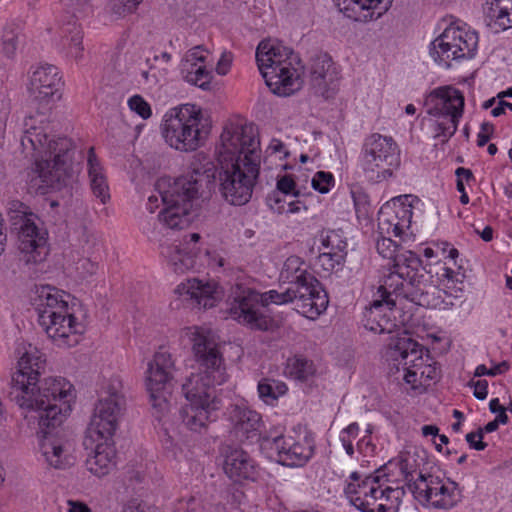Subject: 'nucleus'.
I'll return each instance as SVG.
<instances>
[{
	"instance_id": "1",
	"label": "nucleus",
	"mask_w": 512,
	"mask_h": 512,
	"mask_svg": "<svg viewBox=\"0 0 512 512\" xmlns=\"http://www.w3.org/2000/svg\"><path fill=\"white\" fill-rule=\"evenodd\" d=\"M45 360L33 348L25 352L12 374L8 397L25 412L38 420L39 427H58L71 411L75 399L73 385L63 377H47L39 381Z\"/></svg>"
},
{
	"instance_id": "2",
	"label": "nucleus",
	"mask_w": 512,
	"mask_h": 512,
	"mask_svg": "<svg viewBox=\"0 0 512 512\" xmlns=\"http://www.w3.org/2000/svg\"><path fill=\"white\" fill-rule=\"evenodd\" d=\"M187 336L192 342L199 371L192 373L182 384L187 404L180 414L189 430L200 433L207 427L211 413L219 409L214 387L225 383L228 375L219 344L211 330L194 326L187 329Z\"/></svg>"
},
{
	"instance_id": "3",
	"label": "nucleus",
	"mask_w": 512,
	"mask_h": 512,
	"mask_svg": "<svg viewBox=\"0 0 512 512\" xmlns=\"http://www.w3.org/2000/svg\"><path fill=\"white\" fill-rule=\"evenodd\" d=\"M218 150L219 191L231 205L249 202L260 169V141L252 124L226 125Z\"/></svg>"
},
{
	"instance_id": "4",
	"label": "nucleus",
	"mask_w": 512,
	"mask_h": 512,
	"mask_svg": "<svg viewBox=\"0 0 512 512\" xmlns=\"http://www.w3.org/2000/svg\"><path fill=\"white\" fill-rule=\"evenodd\" d=\"M20 145L24 157L35 163L37 177L32 181H39L37 189L42 194L60 189L72 177L75 145L70 138L54 135L43 114L24 119Z\"/></svg>"
},
{
	"instance_id": "5",
	"label": "nucleus",
	"mask_w": 512,
	"mask_h": 512,
	"mask_svg": "<svg viewBox=\"0 0 512 512\" xmlns=\"http://www.w3.org/2000/svg\"><path fill=\"white\" fill-rule=\"evenodd\" d=\"M200 179L193 176L161 177L155 184L164 208L157 216L158 225L145 228L152 240H159L162 229L181 230L193 219L194 206L199 198Z\"/></svg>"
},
{
	"instance_id": "6",
	"label": "nucleus",
	"mask_w": 512,
	"mask_h": 512,
	"mask_svg": "<svg viewBox=\"0 0 512 512\" xmlns=\"http://www.w3.org/2000/svg\"><path fill=\"white\" fill-rule=\"evenodd\" d=\"M35 294L38 322L48 337L59 347L77 345L85 327L69 306L70 295L50 285L37 288Z\"/></svg>"
},
{
	"instance_id": "7",
	"label": "nucleus",
	"mask_w": 512,
	"mask_h": 512,
	"mask_svg": "<svg viewBox=\"0 0 512 512\" xmlns=\"http://www.w3.org/2000/svg\"><path fill=\"white\" fill-rule=\"evenodd\" d=\"M384 468L373 474L352 472L345 487L349 502L361 512H397L405 492L402 487L388 485Z\"/></svg>"
},
{
	"instance_id": "8",
	"label": "nucleus",
	"mask_w": 512,
	"mask_h": 512,
	"mask_svg": "<svg viewBox=\"0 0 512 512\" xmlns=\"http://www.w3.org/2000/svg\"><path fill=\"white\" fill-rule=\"evenodd\" d=\"M160 132L169 147L187 153L205 144L210 125L201 107L187 103L173 107L164 114Z\"/></svg>"
},
{
	"instance_id": "9",
	"label": "nucleus",
	"mask_w": 512,
	"mask_h": 512,
	"mask_svg": "<svg viewBox=\"0 0 512 512\" xmlns=\"http://www.w3.org/2000/svg\"><path fill=\"white\" fill-rule=\"evenodd\" d=\"M256 60L266 85L274 94L289 96L301 88L302 81L294 66L297 57L291 48L277 41H261Z\"/></svg>"
},
{
	"instance_id": "10",
	"label": "nucleus",
	"mask_w": 512,
	"mask_h": 512,
	"mask_svg": "<svg viewBox=\"0 0 512 512\" xmlns=\"http://www.w3.org/2000/svg\"><path fill=\"white\" fill-rule=\"evenodd\" d=\"M359 164L367 179L382 182L400 167V149L391 136L372 133L363 140Z\"/></svg>"
},
{
	"instance_id": "11",
	"label": "nucleus",
	"mask_w": 512,
	"mask_h": 512,
	"mask_svg": "<svg viewBox=\"0 0 512 512\" xmlns=\"http://www.w3.org/2000/svg\"><path fill=\"white\" fill-rule=\"evenodd\" d=\"M228 313L237 323L251 330L269 331L274 320L264 307L260 292L242 283L231 288L228 297Z\"/></svg>"
},
{
	"instance_id": "12",
	"label": "nucleus",
	"mask_w": 512,
	"mask_h": 512,
	"mask_svg": "<svg viewBox=\"0 0 512 512\" xmlns=\"http://www.w3.org/2000/svg\"><path fill=\"white\" fill-rule=\"evenodd\" d=\"M125 407L122 383L118 379H111L95 405L88 427V437L92 441H97L99 438H113Z\"/></svg>"
},
{
	"instance_id": "13",
	"label": "nucleus",
	"mask_w": 512,
	"mask_h": 512,
	"mask_svg": "<svg viewBox=\"0 0 512 512\" xmlns=\"http://www.w3.org/2000/svg\"><path fill=\"white\" fill-rule=\"evenodd\" d=\"M429 115L436 117V137H442V142L451 138L458 126L463 113L464 97L461 92L451 87H441L432 91L427 98Z\"/></svg>"
},
{
	"instance_id": "14",
	"label": "nucleus",
	"mask_w": 512,
	"mask_h": 512,
	"mask_svg": "<svg viewBox=\"0 0 512 512\" xmlns=\"http://www.w3.org/2000/svg\"><path fill=\"white\" fill-rule=\"evenodd\" d=\"M17 206L19 209L14 211L11 222L18 234L19 250L24 254L26 263L41 262L47 255V232L39 226L41 221L37 215L27 212L22 203H17Z\"/></svg>"
},
{
	"instance_id": "15",
	"label": "nucleus",
	"mask_w": 512,
	"mask_h": 512,
	"mask_svg": "<svg viewBox=\"0 0 512 512\" xmlns=\"http://www.w3.org/2000/svg\"><path fill=\"white\" fill-rule=\"evenodd\" d=\"M414 498L423 506L437 510H450L460 500L458 484L421 471L415 481L409 485Z\"/></svg>"
},
{
	"instance_id": "16",
	"label": "nucleus",
	"mask_w": 512,
	"mask_h": 512,
	"mask_svg": "<svg viewBox=\"0 0 512 512\" xmlns=\"http://www.w3.org/2000/svg\"><path fill=\"white\" fill-rule=\"evenodd\" d=\"M175 370L174 360L168 351L156 352L148 363L146 388L158 419H161L170 409L167 394H169Z\"/></svg>"
},
{
	"instance_id": "17",
	"label": "nucleus",
	"mask_w": 512,
	"mask_h": 512,
	"mask_svg": "<svg viewBox=\"0 0 512 512\" xmlns=\"http://www.w3.org/2000/svg\"><path fill=\"white\" fill-rule=\"evenodd\" d=\"M477 44L476 32L449 26L431 43L429 52L436 63L449 68L452 60L472 58Z\"/></svg>"
},
{
	"instance_id": "18",
	"label": "nucleus",
	"mask_w": 512,
	"mask_h": 512,
	"mask_svg": "<svg viewBox=\"0 0 512 512\" xmlns=\"http://www.w3.org/2000/svg\"><path fill=\"white\" fill-rule=\"evenodd\" d=\"M423 347L406 334L391 337L386 348V358L395 370L400 371V366L404 371L403 379L406 383L416 387L417 383L422 384L420 380V369L423 366Z\"/></svg>"
},
{
	"instance_id": "19",
	"label": "nucleus",
	"mask_w": 512,
	"mask_h": 512,
	"mask_svg": "<svg viewBox=\"0 0 512 512\" xmlns=\"http://www.w3.org/2000/svg\"><path fill=\"white\" fill-rule=\"evenodd\" d=\"M289 288L295 294L294 302L298 311L305 317L314 319L326 310L328 296L312 274H304L303 279L293 283Z\"/></svg>"
},
{
	"instance_id": "20",
	"label": "nucleus",
	"mask_w": 512,
	"mask_h": 512,
	"mask_svg": "<svg viewBox=\"0 0 512 512\" xmlns=\"http://www.w3.org/2000/svg\"><path fill=\"white\" fill-rule=\"evenodd\" d=\"M62 81L58 68L45 64L35 68L30 76L28 92L33 101L48 104L61 97Z\"/></svg>"
},
{
	"instance_id": "21",
	"label": "nucleus",
	"mask_w": 512,
	"mask_h": 512,
	"mask_svg": "<svg viewBox=\"0 0 512 512\" xmlns=\"http://www.w3.org/2000/svg\"><path fill=\"white\" fill-rule=\"evenodd\" d=\"M279 462L289 467L305 465L313 456L315 443L310 434L293 436H280L273 440Z\"/></svg>"
},
{
	"instance_id": "22",
	"label": "nucleus",
	"mask_w": 512,
	"mask_h": 512,
	"mask_svg": "<svg viewBox=\"0 0 512 512\" xmlns=\"http://www.w3.org/2000/svg\"><path fill=\"white\" fill-rule=\"evenodd\" d=\"M209 52L202 46L188 50L180 65V73L184 81L204 91L211 89L213 79L212 68L208 65Z\"/></svg>"
},
{
	"instance_id": "23",
	"label": "nucleus",
	"mask_w": 512,
	"mask_h": 512,
	"mask_svg": "<svg viewBox=\"0 0 512 512\" xmlns=\"http://www.w3.org/2000/svg\"><path fill=\"white\" fill-rule=\"evenodd\" d=\"M231 433L240 441L261 435L264 426L262 416L244 403L231 404L227 408Z\"/></svg>"
},
{
	"instance_id": "24",
	"label": "nucleus",
	"mask_w": 512,
	"mask_h": 512,
	"mask_svg": "<svg viewBox=\"0 0 512 512\" xmlns=\"http://www.w3.org/2000/svg\"><path fill=\"white\" fill-rule=\"evenodd\" d=\"M164 230L165 229H162V233L158 236V241L160 242V254L162 257L176 273H185L192 269L196 263L195 259L198 254L196 244L201 238L200 235L198 233L190 234L189 240L185 239L187 247L182 249L180 244L162 242L161 235Z\"/></svg>"
},
{
	"instance_id": "25",
	"label": "nucleus",
	"mask_w": 512,
	"mask_h": 512,
	"mask_svg": "<svg viewBox=\"0 0 512 512\" xmlns=\"http://www.w3.org/2000/svg\"><path fill=\"white\" fill-rule=\"evenodd\" d=\"M40 428L43 434L40 442V451L46 463L55 469H66L74 464V457L71 455L70 445L67 440L53 434L51 430L56 427Z\"/></svg>"
},
{
	"instance_id": "26",
	"label": "nucleus",
	"mask_w": 512,
	"mask_h": 512,
	"mask_svg": "<svg viewBox=\"0 0 512 512\" xmlns=\"http://www.w3.org/2000/svg\"><path fill=\"white\" fill-rule=\"evenodd\" d=\"M176 293L193 305L204 309L214 307L222 298V290L214 281L188 279L179 284Z\"/></svg>"
},
{
	"instance_id": "27",
	"label": "nucleus",
	"mask_w": 512,
	"mask_h": 512,
	"mask_svg": "<svg viewBox=\"0 0 512 512\" xmlns=\"http://www.w3.org/2000/svg\"><path fill=\"white\" fill-rule=\"evenodd\" d=\"M347 18L359 22L379 19L391 7L393 0H333Z\"/></svg>"
},
{
	"instance_id": "28",
	"label": "nucleus",
	"mask_w": 512,
	"mask_h": 512,
	"mask_svg": "<svg viewBox=\"0 0 512 512\" xmlns=\"http://www.w3.org/2000/svg\"><path fill=\"white\" fill-rule=\"evenodd\" d=\"M224 472L235 482L241 480L254 481L258 471L255 461L241 448H233L226 454Z\"/></svg>"
},
{
	"instance_id": "29",
	"label": "nucleus",
	"mask_w": 512,
	"mask_h": 512,
	"mask_svg": "<svg viewBox=\"0 0 512 512\" xmlns=\"http://www.w3.org/2000/svg\"><path fill=\"white\" fill-rule=\"evenodd\" d=\"M93 454L86 460V467L90 473L97 477L108 475L115 467L116 450L113 438H99Z\"/></svg>"
},
{
	"instance_id": "30",
	"label": "nucleus",
	"mask_w": 512,
	"mask_h": 512,
	"mask_svg": "<svg viewBox=\"0 0 512 512\" xmlns=\"http://www.w3.org/2000/svg\"><path fill=\"white\" fill-rule=\"evenodd\" d=\"M393 263V271L406 281L407 288L413 289L426 276L421 259L411 251L400 253Z\"/></svg>"
},
{
	"instance_id": "31",
	"label": "nucleus",
	"mask_w": 512,
	"mask_h": 512,
	"mask_svg": "<svg viewBox=\"0 0 512 512\" xmlns=\"http://www.w3.org/2000/svg\"><path fill=\"white\" fill-rule=\"evenodd\" d=\"M386 311H390L383 300H373L365 312L364 326L374 333H392L397 324Z\"/></svg>"
},
{
	"instance_id": "32",
	"label": "nucleus",
	"mask_w": 512,
	"mask_h": 512,
	"mask_svg": "<svg viewBox=\"0 0 512 512\" xmlns=\"http://www.w3.org/2000/svg\"><path fill=\"white\" fill-rule=\"evenodd\" d=\"M483 13L490 26L501 30L512 27V0H484Z\"/></svg>"
},
{
	"instance_id": "33",
	"label": "nucleus",
	"mask_w": 512,
	"mask_h": 512,
	"mask_svg": "<svg viewBox=\"0 0 512 512\" xmlns=\"http://www.w3.org/2000/svg\"><path fill=\"white\" fill-rule=\"evenodd\" d=\"M87 165L91 190L94 196L105 204L110 199L109 187L93 147L89 148Z\"/></svg>"
},
{
	"instance_id": "34",
	"label": "nucleus",
	"mask_w": 512,
	"mask_h": 512,
	"mask_svg": "<svg viewBox=\"0 0 512 512\" xmlns=\"http://www.w3.org/2000/svg\"><path fill=\"white\" fill-rule=\"evenodd\" d=\"M411 290V287L407 288L406 281L401 279L393 270L384 277L383 283L378 288L379 298L376 300H383L386 307L392 310L396 305L397 298L402 296L407 298V291Z\"/></svg>"
},
{
	"instance_id": "35",
	"label": "nucleus",
	"mask_w": 512,
	"mask_h": 512,
	"mask_svg": "<svg viewBox=\"0 0 512 512\" xmlns=\"http://www.w3.org/2000/svg\"><path fill=\"white\" fill-rule=\"evenodd\" d=\"M407 293V299L423 307L437 308L442 303L441 290L431 284L427 276L413 289L407 291Z\"/></svg>"
},
{
	"instance_id": "36",
	"label": "nucleus",
	"mask_w": 512,
	"mask_h": 512,
	"mask_svg": "<svg viewBox=\"0 0 512 512\" xmlns=\"http://www.w3.org/2000/svg\"><path fill=\"white\" fill-rule=\"evenodd\" d=\"M61 50L66 56L75 60H80L83 57V31L77 23H67L62 28V36L60 41Z\"/></svg>"
},
{
	"instance_id": "37",
	"label": "nucleus",
	"mask_w": 512,
	"mask_h": 512,
	"mask_svg": "<svg viewBox=\"0 0 512 512\" xmlns=\"http://www.w3.org/2000/svg\"><path fill=\"white\" fill-rule=\"evenodd\" d=\"M333 79L332 59L327 54L317 56L311 65V82L313 86L323 90Z\"/></svg>"
},
{
	"instance_id": "38",
	"label": "nucleus",
	"mask_w": 512,
	"mask_h": 512,
	"mask_svg": "<svg viewBox=\"0 0 512 512\" xmlns=\"http://www.w3.org/2000/svg\"><path fill=\"white\" fill-rule=\"evenodd\" d=\"M260 399L268 405H274L277 400L284 396L287 391V385L280 380L273 378H262L257 385Z\"/></svg>"
},
{
	"instance_id": "39",
	"label": "nucleus",
	"mask_w": 512,
	"mask_h": 512,
	"mask_svg": "<svg viewBox=\"0 0 512 512\" xmlns=\"http://www.w3.org/2000/svg\"><path fill=\"white\" fill-rule=\"evenodd\" d=\"M20 44V29L14 23L3 27L0 35V51L7 59H14Z\"/></svg>"
},
{
	"instance_id": "40",
	"label": "nucleus",
	"mask_w": 512,
	"mask_h": 512,
	"mask_svg": "<svg viewBox=\"0 0 512 512\" xmlns=\"http://www.w3.org/2000/svg\"><path fill=\"white\" fill-rule=\"evenodd\" d=\"M315 371L313 362L301 356L289 358L285 367L286 375L299 381L308 380L315 374Z\"/></svg>"
},
{
	"instance_id": "41",
	"label": "nucleus",
	"mask_w": 512,
	"mask_h": 512,
	"mask_svg": "<svg viewBox=\"0 0 512 512\" xmlns=\"http://www.w3.org/2000/svg\"><path fill=\"white\" fill-rule=\"evenodd\" d=\"M193 178L204 176L208 181L215 178L216 167L211 158L204 152L195 153L189 163Z\"/></svg>"
},
{
	"instance_id": "42",
	"label": "nucleus",
	"mask_w": 512,
	"mask_h": 512,
	"mask_svg": "<svg viewBox=\"0 0 512 512\" xmlns=\"http://www.w3.org/2000/svg\"><path fill=\"white\" fill-rule=\"evenodd\" d=\"M394 211L389 206V203L383 205L378 213V229L381 235L400 236L403 233V229L396 221Z\"/></svg>"
},
{
	"instance_id": "43",
	"label": "nucleus",
	"mask_w": 512,
	"mask_h": 512,
	"mask_svg": "<svg viewBox=\"0 0 512 512\" xmlns=\"http://www.w3.org/2000/svg\"><path fill=\"white\" fill-rule=\"evenodd\" d=\"M299 257L291 256L284 262L280 278L289 282L290 285L304 278V274H310L304 267Z\"/></svg>"
},
{
	"instance_id": "44",
	"label": "nucleus",
	"mask_w": 512,
	"mask_h": 512,
	"mask_svg": "<svg viewBox=\"0 0 512 512\" xmlns=\"http://www.w3.org/2000/svg\"><path fill=\"white\" fill-rule=\"evenodd\" d=\"M437 278L440 284L445 288L450 290V294L457 293L458 291H462V285L464 274L460 271H455L450 267L445 265L440 266L438 271H436Z\"/></svg>"
},
{
	"instance_id": "45",
	"label": "nucleus",
	"mask_w": 512,
	"mask_h": 512,
	"mask_svg": "<svg viewBox=\"0 0 512 512\" xmlns=\"http://www.w3.org/2000/svg\"><path fill=\"white\" fill-rule=\"evenodd\" d=\"M323 250L346 253L347 243L344 240L342 233L337 230L327 231L322 238Z\"/></svg>"
},
{
	"instance_id": "46",
	"label": "nucleus",
	"mask_w": 512,
	"mask_h": 512,
	"mask_svg": "<svg viewBox=\"0 0 512 512\" xmlns=\"http://www.w3.org/2000/svg\"><path fill=\"white\" fill-rule=\"evenodd\" d=\"M261 295L263 297V304L265 308H267L270 303L283 305L294 302L295 300V294L289 287L283 292L270 290L268 292L261 293Z\"/></svg>"
},
{
	"instance_id": "47",
	"label": "nucleus",
	"mask_w": 512,
	"mask_h": 512,
	"mask_svg": "<svg viewBox=\"0 0 512 512\" xmlns=\"http://www.w3.org/2000/svg\"><path fill=\"white\" fill-rule=\"evenodd\" d=\"M346 253H336L323 250L318 256V261L322 268L326 271L339 269L344 263Z\"/></svg>"
},
{
	"instance_id": "48",
	"label": "nucleus",
	"mask_w": 512,
	"mask_h": 512,
	"mask_svg": "<svg viewBox=\"0 0 512 512\" xmlns=\"http://www.w3.org/2000/svg\"><path fill=\"white\" fill-rule=\"evenodd\" d=\"M399 469L404 475L405 480L408 482V486L412 484L415 481V479H413V475L415 473H419L417 472L418 464L416 463L415 455L408 452L402 456L399 462Z\"/></svg>"
},
{
	"instance_id": "49",
	"label": "nucleus",
	"mask_w": 512,
	"mask_h": 512,
	"mask_svg": "<svg viewBox=\"0 0 512 512\" xmlns=\"http://www.w3.org/2000/svg\"><path fill=\"white\" fill-rule=\"evenodd\" d=\"M376 249L379 255L383 258L395 261L400 253H397L398 245L395 241H393L390 237H386L382 235L381 238L377 240Z\"/></svg>"
},
{
	"instance_id": "50",
	"label": "nucleus",
	"mask_w": 512,
	"mask_h": 512,
	"mask_svg": "<svg viewBox=\"0 0 512 512\" xmlns=\"http://www.w3.org/2000/svg\"><path fill=\"white\" fill-rule=\"evenodd\" d=\"M390 208L394 211V216H396V221L399 222V225L404 230L408 228L411 223L412 218V209L410 205H405L403 203L393 202L389 203Z\"/></svg>"
},
{
	"instance_id": "51",
	"label": "nucleus",
	"mask_w": 512,
	"mask_h": 512,
	"mask_svg": "<svg viewBox=\"0 0 512 512\" xmlns=\"http://www.w3.org/2000/svg\"><path fill=\"white\" fill-rule=\"evenodd\" d=\"M128 106L144 120L150 118L152 115L150 104L141 95H134L130 97L128 100Z\"/></svg>"
},
{
	"instance_id": "52",
	"label": "nucleus",
	"mask_w": 512,
	"mask_h": 512,
	"mask_svg": "<svg viewBox=\"0 0 512 512\" xmlns=\"http://www.w3.org/2000/svg\"><path fill=\"white\" fill-rule=\"evenodd\" d=\"M333 181L334 178L331 173L318 171L312 179V187L316 191L325 194L329 191L330 186L333 184Z\"/></svg>"
},
{
	"instance_id": "53",
	"label": "nucleus",
	"mask_w": 512,
	"mask_h": 512,
	"mask_svg": "<svg viewBox=\"0 0 512 512\" xmlns=\"http://www.w3.org/2000/svg\"><path fill=\"white\" fill-rule=\"evenodd\" d=\"M75 270L80 278L86 279L96 274L98 263L89 258H80L75 263Z\"/></svg>"
},
{
	"instance_id": "54",
	"label": "nucleus",
	"mask_w": 512,
	"mask_h": 512,
	"mask_svg": "<svg viewBox=\"0 0 512 512\" xmlns=\"http://www.w3.org/2000/svg\"><path fill=\"white\" fill-rule=\"evenodd\" d=\"M351 194L358 216L367 215L370 206L368 195L361 190H353Z\"/></svg>"
},
{
	"instance_id": "55",
	"label": "nucleus",
	"mask_w": 512,
	"mask_h": 512,
	"mask_svg": "<svg viewBox=\"0 0 512 512\" xmlns=\"http://www.w3.org/2000/svg\"><path fill=\"white\" fill-rule=\"evenodd\" d=\"M277 192L284 194L285 197L292 194L299 197L300 192L296 190V184L290 175H284L277 181Z\"/></svg>"
},
{
	"instance_id": "56",
	"label": "nucleus",
	"mask_w": 512,
	"mask_h": 512,
	"mask_svg": "<svg viewBox=\"0 0 512 512\" xmlns=\"http://www.w3.org/2000/svg\"><path fill=\"white\" fill-rule=\"evenodd\" d=\"M142 0H114L112 11L118 16L133 12Z\"/></svg>"
},
{
	"instance_id": "57",
	"label": "nucleus",
	"mask_w": 512,
	"mask_h": 512,
	"mask_svg": "<svg viewBox=\"0 0 512 512\" xmlns=\"http://www.w3.org/2000/svg\"><path fill=\"white\" fill-rule=\"evenodd\" d=\"M266 203L269 208L278 214H284L286 209L287 199L285 196H281L279 192H273L266 198Z\"/></svg>"
},
{
	"instance_id": "58",
	"label": "nucleus",
	"mask_w": 512,
	"mask_h": 512,
	"mask_svg": "<svg viewBox=\"0 0 512 512\" xmlns=\"http://www.w3.org/2000/svg\"><path fill=\"white\" fill-rule=\"evenodd\" d=\"M359 435V425L357 423H351L346 428H344L339 435V440L342 443V446L347 443H353V441Z\"/></svg>"
},
{
	"instance_id": "59",
	"label": "nucleus",
	"mask_w": 512,
	"mask_h": 512,
	"mask_svg": "<svg viewBox=\"0 0 512 512\" xmlns=\"http://www.w3.org/2000/svg\"><path fill=\"white\" fill-rule=\"evenodd\" d=\"M483 430L479 429L476 432H470L466 435V441L469 446L477 451H482L487 447V444L482 441Z\"/></svg>"
},
{
	"instance_id": "60",
	"label": "nucleus",
	"mask_w": 512,
	"mask_h": 512,
	"mask_svg": "<svg viewBox=\"0 0 512 512\" xmlns=\"http://www.w3.org/2000/svg\"><path fill=\"white\" fill-rule=\"evenodd\" d=\"M493 131H494L493 124H491L489 122L482 123L481 131L478 133V137H477V145L479 147H483L484 145H486L489 142Z\"/></svg>"
},
{
	"instance_id": "61",
	"label": "nucleus",
	"mask_w": 512,
	"mask_h": 512,
	"mask_svg": "<svg viewBox=\"0 0 512 512\" xmlns=\"http://www.w3.org/2000/svg\"><path fill=\"white\" fill-rule=\"evenodd\" d=\"M232 54L230 52H224L216 65V72L219 75H226L231 67Z\"/></svg>"
},
{
	"instance_id": "62",
	"label": "nucleus",
	"mask_w": 512,
	"mask_h": 512,
	"mask_svg": "<svg viewBox=\"0 0 512 512\" xmlns=\"http://www.w3.org/2000/svg\"><path fill=\"white\" fill-rule=\"evenodd\" d=\"M438 377V371L435 366L432 364H425V360L423 359V366L420 369V380L428 381V380H436Z\"/></svg>"
},
{
	"instance_id": "63",
	"label": "nucleus",
	"mask_w": 512,
	"mask_h": 512,
	"mask_svg": "<svg viewBox=\"0 0 512 512\" xmlns=\"http://www.w3.org/2000/svg\"><path fill=\"white\" fill-rule=\"evenodd\" d=\"M474 396L479 400H484L488 394V383L486 380H478L473 383Z\"/></svg>"
},
{
	"instance_id": "64",
	"label": "nucleus",
	"mask_w": 512,
	"mask_h": 512,
	"mask_svg": "<svg viewBox=\"0 0 512 512\" xmlns=\"http://www.w3.org/2000/svg\"><path fill=\"white\" fill-rule=\"evenodd\" d=\"M286 209L287 210H285V213L295 214V213H299L301 210L306 211L307 206L305 205V203L303 201H301L300 199H297V200L287 201Z\"/></svg>"
}]
</instances>
